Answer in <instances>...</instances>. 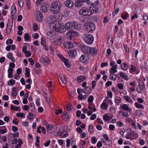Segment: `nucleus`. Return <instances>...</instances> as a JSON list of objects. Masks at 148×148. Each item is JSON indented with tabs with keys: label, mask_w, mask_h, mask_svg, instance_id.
Returning <instances> with one entry per match:
<instances>
[{
	"label": "nucleus",
	"mask_w": 148,
	"mask_h": 148,
	"mask_svg": "<svg viewBox=\"0 0 148 148\" xmlns=\"http://www.w3.org/2000/svg\"><path fill=\"white\" fill-rule=\"evenodd\" d=\"M121 99L119 97H116L115 98V103L118 105H119L120 103L121 102Z\"/></svg>",
	"instance_id": "obj_34"
},
{
	"label": "nucleus",
	"mask_w": 148,
	"mask_h": 148,
	"mask_svg": "<svg viewBox=\"0 0 148 148\" xmlns=\"http://www.w3.org/2000/svg\"><path fill=\"white\" fill-rule=\"evenodd\" d=\"M123 98L127 102L132 103L133 101L131 97L128 95H125L123 96Z\"/></svg>",
	"instance_id": "obj_23"
},
{
	"label": "nucleus",
	"mask_w": 148,
	"mask_h": 148,
	"mask_svg": "<svg viewBox=\"0 0 148 148\" xmlns=\"http://www.w3.org/2000/svg\"><path fill=\"white\" fill-rule=\"evenodd\" d=\"M71 140L69 139H67L66 140V146L67 147H69L70 146Z\"/></svg>",
	"instance_id": "obj_56"
},
{
	"label": "nucleus",
	"mask_w": 148,
	"mask_h": 148,
	"mask_svg": "<svg viewBox=\"0 0 148 148\" xmlns=\"http://www.w3.org/2000/svg\"><path fill=\"white\" fill-rule=\"evenodd\" d=\"M63 117L65 121H66L69 119L70 117L69 116L68 113L67 112H63Z\"/></svg>",
	"instance_id": "obj_25"
},
{
	"label": "nucleus",
	"mask_w": 148,
	"mask_h": 148,
	"mask_svg": "<svg viewBox=\"0 0 148 148\" xmlns=\"http://www.w3.org/2000/svg\"><path fill=\"white\" fill-rule=\"evenodd\" d=\"M44 0H37L36 4L37 6H39Z\"/></svg>",
	"instance_id": "obj_62"
},
{
	"label": "nucleus",
	"mask_w": 148,
	"mask_h": 148,
	"mask_svg": "<svg viewBox=\"0 0 148 148\" xmlns=\"http://www.w3.org/2000/svg\"><path fill=\"white\" fill-rule=\"evenodd\" d=\"M34 117V115L32 113H30L28 115L27 118L29 119H31Z\"/></svg>",
	"instance_id": "obj_51"
},
{
	"label": "nucleus",
	"mask_w": 148,
	"mask_h": 148,
	"mask_svg": "<svg viewBox=\"0 0 148 148\" xmlns=\"http://www.w3.org/2000/svg\"><path fill=\"white\" fill-rule=\"evenodd\" d=\"M108 65V64L107 62H104L101 64V67L102 68L103 67L105 66H107Z\"/></svg>",
	"instance_id": "obj_61"
},
{
	"label": "nucleus",
	"mask_w": 148,
	"mask_h": 148,
	"mask_svg": "<svg viewBox=\"0 0 148 148\" xmlns=\"http://www.w3.org/2000/svg\"><path fill=\"white\" fill-rule=\"evenodd\" d=\"M121 68L122 69L125 70H126L128 68V66H127V64L125 63H123L121 65Z\"/></svg>",
	"instance_id": "obj_37"
},
{
	"label": "nucleus",
	"mask_w": 148,
	"mask_h": 148,
	"mask_svg": "<svg viewBox=\"0 0 148 148\" xmlns=\"http://www.w3.org/2000/svg\"><path fill=\"white\" fill-rule=\"evenodd\" d=\"M65 5L69 8L72 7L73 6L74 3L73 2L70 0H67L64 2Z\"/></svg>",
	"instance_id": "obj_17"
},
{
	"label": "nucleus",
	"mask_w": 148,
	"mask_h": 148,
	"mask_svg": "<svg viewBox=\"0 0 148 148\" xmlns=\"http://www.w3.org/2000/svg\"><path fill=\"white\" fill-rule=\"evenodd\" d=\"M113 42V41L112 37H111V38H110V37L109 36L108 38L107 43L108 44H110L111 42L112 43Z\"/></svg>",
	"instance_id": "obj_48"
},
{
	"label": "nucleus",
	"mask_w": 148,
	"mask_h": 148,
	"mask_svg": "<svg viewBox=\"0 0 148 148\" xmlns=\"http://www.w3.org/2000/svg\"><path fill=\"white\" fill-rule=\"evenodd\" d=\"M108 95L110 98H112V92L111 91H107Z\"/></svg>",
	"instance_id": "obj_63"
},
{
	"label": "nucleus",
	"mask_w": 148,
	"mask_h": 148,
	"mask_svg": "<svg viewBox=\"0 0 148 148\" xmlns=\"http://www.w3.org/2000/svg\"><path fill=\"white\" fill-rule=\"evenodd\" d=\"M128 16V14L127 13H126L125 15L122 14L121 15V18L124 20L126 19Z\"/></svg>",
	"instance_id": "obj_44"
},
{
	"label": "nucleus",
	"mask_w": 148,
	"mask_h": 148,
	"mask_svg": "<svg viewBox=\"0 0 148 148\" xmlns=\"http://www.w3.org/2000/svg\"><path fill=\"white\" fill-rule=\"evenodd\" d=\"M63 40V37L60 36L58 37L55 40L54 42L56 43V42H58L57 43V44L58 45H60L62 43Z\"/></svg>",
	"instance_id": "obj_21"
},
{
	"label": "nucleus",
	"mask_w": 148,
	"mask_h": 148,
	"mask_svg": "<svg viewBox=\"0 0 148 148\" xmlns=\"http://www.w3.org/2000/svg\"><path fill=\"white\" fill-rule=\"evenodd\" d=\"M33 29L34 31H36L38 29V26L36 23L34 24Z\"/></svg>",
	"instance_id": "obj_50"
},
{
	"label": "nucleus",
	"mask_w": 148,
	"mask_h": 148,
	"mask_svg": "<svg viewBox=\"0 0 148 148\" xmlns=\"http://www.w3.org/2000/svg\"><path fill=\"white\" fill-rule=\"evenodd\" d=\"M135 106L137 108L143 109L144 107L143 105L138 103V102H135L134 103Z\"/></svg>",
	"instance_id": "obj_31"
},
{
	"label": "nucleus",
	"mask_w": 148,
	"mask_h": 148,
	"mask_svg": "<svg viewBox=\"0 0 148 148\" xmlns=\"http://www.w3.org/2000/svg\"><path fill=\"white\" fill-rule=\"evenodd\" d=\"M18 4L21 8L22 7L23 4V0H19L18 2Z\"/></svg>",
	"instance_id": "obj_46"
},
{
	"label": "nucleus",
	"mask_w": 148,
	"mask_h": 148,
	"mask_svg": "<svg viewBox=\"0 0 148 148\" xmlns=\"http://www.w3.org/2000/svg\"><path fill=\"white\" fill-rule=\"evenodd\" d=\"M39 137L37 136L36 137V142L35 143V145L36 146H38L39 145Z\"/></svg>",
	"instance_id": "obj_47"
},
{
	"label": "nucleus",
	"mask_w": 148,
	"mask_h": 148,
	"mask_svg": "<svg viewBox=\"0 0 148 148\" xmlns=\"http://www.w3.org/2000/svg\"><path fill=\"white\" fill-rule=\"evenodd\" d=\"M28 61L32 65H33L34 64V61L33 59L31 58H28Z\"/></svg>",
	"instance_id": "obj_54"
},
{
	"label": "nucleus",
	"mask_w": 148,
	"mask_h": 148,
	"mask_svg": "<svg viewBox=\"0 0 148 148\" xmlns=\"http://www.w3.org/2000/svg\"><path fill=\"white\" fill-rule=\"evenodd\" d=\"M93 99L94 98L92 96L90 95L89 97L88 98V101L90 105H91L92 104V103H91L92 102Z\"/></svg>",
	"instance_id": "obj_38"
},
{
	"label": "nucleus",
	"mask_w": 148,
	"mask_h": 148,
	"mask_svg": "<svg viewBox=\"0 0 148 148\" xmlns=\"http://www.w3.org/2000/svg\"><path fill=\"white\" fill-rule=\"evenodd\" d=\"M24 38L25 40H28L29 39V37L27 33L25 34L24 36Z\"/></svg>",
	"instance_id": "obj_53"
},
{
	"label": "nucleus",
	"mask_w": 148,
	"mask_h": 148,
	"mask_svg": "<svg viewBox=\"0 0 148 148\" xmlns=\"http://www.w3.org/2000/svg\"><path fill=\"white\" fill-rule=\"evenodd\" d=\"M63 46L66 49L71 48L73 47V44L71 42H67L64 44Z\"/></svg>",
	"instance_id": "obj_12"
},
{
	"label": "nucleus",
	"mask_w": 148,
	"mask_h": 148,
	"mask_svg": "<svg viewBox=\"0 0 148 148\" xmlns=\"http://www.w3.org/2000/svg\"><path fill=\"white\" fill-rule=\"evenodd\" d=\"M88 131L90 132H94L93 127L92 125H90L89 126Z\"/></svg>",
	"instance_id": "obj_49"
},
{
	"label": "nucleus",
	"mask_w": 148,
	"mask_h": 148,
	"mask_svg": "<svg viewBox=\"0 0 148 148\" xmlns=\"http://www.w3.org/2000/svg\"><path fill=\"white\" fill-rule=\"evenodd\" d=\"M60 79L63 83L65 84L66 83V81L65 77L64 76L60 77Z\"/></svg>",
	"instance_id": "obj_41"
},
{
	"label": "nucleus",
	"mask_w": 148,
	"mask_h": 148,
	"mask_svg": "<svg viewBox=\"0 0 148 148\" xmlns=\"http://www.w3.org/2000/svg\"><path fill=\"white\" fill-rule=\"evenodd\" d=\"M40 10L42 12L45 13L47 11V8L46 6H43L42 5L41 6Z\"/></svg>",
	"instance_id": "obj_33"
},
{
	"label": "nucleus",
	"mask_w": 148,
	"mask_h": 148,
	"mask_svg": "<svg viewBox=\"0 0 148 148\" xmlns=\"http://www.w3.org/2000/svg\"><path fill=\"white\" fill-rule=\"evenodd\" d=\"M16 116L18 117H21L22 118H25V114L24 113L19 112L16 114Z\"/></svg>",
	"instance_id": "obj_36"
},
{
	"label": "nucleus",
	"mask_w": 148,
	"mask_h": 148,
	"mask_svg": "<svg viewBox=\"0 0 148 148\" xmlns=\"http://www.w3.org/2000/svg\"><path fill=\"white\" fill-rule=\"evenodd\" d=\"M108 105L105 103L103 102L101 106V107L103 110L107 109L108 107Z\"/></svg>",
	"instance_id": "obj_35"
},
{
	"label": "nucleus",
	"mask_w": 148,
	"mask_h": 148,
	"mask_svg": "<svg viewBox=\"0 0 148 148\" xmlns=\"http://www.w3.org/2000/svg\"><path fill=\"white\" fill-rule=\"evenodd\" d=\"M68 53L69 57L72 58L75 57L76 56V52L75 50L72 49L69 51Z\"/></svg>",
	"instance_id": "obj_22"
},
{
	"label": "nucleus",
	"mask_w": 148,
	"mask_h": 148,
	"mask_svg": "<svg viewBox=\"0 0 148 148\" xmlns=\"http://www.w3.org/2000/svg\"><path fill=\"white\" fill-rule=\"evenodd\" d=\"M103 118L104 120H105L106 121H108L110 119V117L109 116L107 115H103Z\"/></svg>",
	"instance_id": "obj_42"
},
{
	"label": "nucleus",
	"mask_w": 148,
	"mask_h": 148,
	"mask_svg": "<svg viewBox=\"0 0 148 148\" xmlns=\"http://www.w3.org/2000/svg\"><path fill=\"white\" fill-rule=\"evenodd\" d=\"M25 75L26 77H29L30 76V70L29 69L26 67L25 68Z\"/></svg>",
	"instance_id": "obj_32"
},
{
	"label": "nucleus",
	"mask_w": 148,
	"mask_h": 148,
	"mask_svg": "<svg viewBox=\"0 0 148 148\" xmlns=\"http://www.w3.org/2000/svg\"><path fill=\"white\" fill-rule=\"evenodd\" d=\"M88 56H86L85 54L82 55L81 57L79 60L82 63L88 61Z\"/></svg>",
	"instance_id": "obj_13"
},
{
	"label": "nucleus",
	"mask_w": 148,
	"mask_h": 148,
	"mask_svg": "<svg viewBox=\"0 0 148 148\" xmlns=\"http://www.w3.org/2000/svg\"><path fill=\"white\" fill-rule=\"evenodd\" d=\"M27 50V47L25 45L23 46L22 47V51L23 52L25 53L27 51H26Z\"/></svg>",
	"instance_id": "obj_60"
},
{
	"label": "nucleus",
	"mask_w": 148,
	"mask_h": 148,
	"mask_svg": "<svg viewBox=\"0 0 148 148\" xmlns=\"http://www.w3.org/2000/svg\"><path fill=\"white\" fill-rule=\"evenodd\" d=\"M81 0H77L75 1V5L76 7H80L82 5V3Z\"/></svg>",
	"instance_id": "obj_30"
},
{
	"label": "nucleus",
	"mask_w": 148,
	"mask_h": 148,
	"mask_svg": "<svg viewBox=\"0 0 148 148\" xmlns=\"http://www.w3.org/2000/svg\"><path fill=\"white\" fill-rule=\"evenodd\" d=\"M84 25L86 31L88 32L93 31L95 29V25L92 23H86Z\"/></svg>",
	"instance_id": "obj_5"
},
{
	"label": "nucleus",
	"mask_w": 148,
	"mask_h": 148,
	"mask_svg": "<svg viewBox=\"0 0 148 148\" xmlns=\"http://www.w3.org/2000/svg\"><path fill=\"white\" fill-rule=\"evenodd\" d=\"M89 47L85 45H83L82 47V51L85 53L88 54L89 51Z\"/></svg>",
	"instance_id": "obj_18"
},
{
	"label": "nucleus",
	"mask_w": 148,
	"mask_h": 148,
	"mask_svg": "<svg viewBox=\"0 0 148 148\" xmlns=\"http://www.w3.org/2000/svg\"><path fill=\"white\" fill-rule=\"evenodd\" d=\"M11 28H10V26H9L7 25L6 27V32L8 34H9L11 31Z\"/></svg>",
	"instance_id": "obj_45"
},
{
	"label": "nucleus",
	"mask_w": 148,
	"mask_h": 148,
	"mask_svg": "<svg viewBox=\"0 0 148 148\" xmlns=\"http://www.w3.org/2000/svg\"><path fill=\"white\" fill-rule=\"evenodd\" d=\"M122 108L126 111H127L129 110V107L126 104H124L122 106Z\"/></svg>",
	"instance_id": "obj_40"
},
{
	"label": "nucleus",
	"mask_w": 148,
	"mask_h": 148,
	"mask_svg": "<svg viewBox=\"0 0 148 148\" xmlns=\"http://www.w3.org/2000/svg\"><path fill=\"white\" fill-rule=\"evenodd\" d=\"M89 9L87 8L84 7L82 8L79 11V13L80 15L86 16L88 14L89 12Z\"/></svg>",
	"instance_id": "obj_8"
},
{
	"label": "nucleus",
	"mask_w": 148,
	"mask_h": 148,
	"mask_svg": "<svg viewBox=\"0 0 148 148\" xmlns=\"http://www.w3.org/2000/svg\"><path fill=\"white\" fill-rule=\"evenodd\" d=\"M122 115L125 117H128L129 116V114L128 112H123V114H122Z\"/></svg>",
	"instance_id": "obj_64"
},
{
	"label": "nucleus",
	"mask_w": 148,
	"mask_h": 148,
	"mask_svg": "<svg viewBox=\"0 0 148 148\" xmlns=\"http://www.w3.org/2000/svg\"><path fill=\"white\" fill-rule=\"evenodd\" d=\"M75 32H70L66 33V36L69 39L71 40L73 39V38L77 34Z\"/></svg>",
	"instance_id": "obj_9"
},
{
	"label": "nucleus",
	"mask_w": 148,
	"mask_h": 148,
	"mask_svg": "<svg viewBox=\"0 0 148 148\" xmlns=\"http://www.w3.org/2000/svg\"><path fill=\"white\" fill-rule=\"evenodd\" d=\"M145 85L142 81L139 82V85L136 88V90L138 92L141 93L143 90Z\"/></svg>",
	"instance_id": "obj_7"
},
{
	"label": "nucleus",
	"mask_w": 148,
	"mask_h": 148,
	"mask_svg": "<svg viewBox=\"0 0 148 148\" xmlns=\"http://www.w3.org/2000/svg\"><path fill=\"white\" fill-rule=\"evenodd\" d=\"M92 92V89L90 87H86L84 89V93L89 94Z\"/></svg>",
	"instance_id": "obj_27"
},
{
	"label": "nucleus",
	"mask_w": 148,
	"mask_h": 148,
	"mask_svg": "<svg viewBox=\"0 0 148 148\" xmlns=\"http://www.w3.org/2000/svg\"><path fill=\"white\" fill-rule=\"evenodd\" d=\"M52 33L50 32H48L47 33V36L48 38L51 40L52 39Z\"/></svg>",
	"instance_id": "obj_43"
},
{
	"label": "nucleus",
	"mask_w": 148,
	"mask_h": 148,
	"mask_svg": "<svg viewBox=\"0 0 148 148\" xmlns=\"http://www.w3.org/2000/svg\"><path fill=\"white\" fill-rule=\"evenodd\" d=\"M117 64L113 66L112 68L110 69V75H114V73L117 72Z\"/></svg>",
	"instance_id": "obj_11"
},
{
	"label": "nucleus",
	"mask_w": 148,
	"mask_h": 148,
	"mask_svg": "<svg viewBox=\"0 0 148 148\" xmlns=\"http://www.w3.org/2000/svg\"><path fill=\"white\" fill-rule=\"evenodd\" d=\"M17 88L16 87H14L13 88L12 91V96L15 97L17 94Z\"/></svg>",
	"instance_id": "obj_26"
},
{
	"label": "nucleus",
	"mask_w": 148,
	"mask_h": 148,
	"mask_svg": "<svg viewBox=\"0 0 148 148\" xmlns=\"http://www.w3.org/2000/svg\"><path fill=\"white\" fill-rule=\"evenodd\" d=\"M89 53L95 54L97 53V51L96 49L89 47Z\"/></svg>",
	"instance_id": "obj_24"
},
{
	"label": "nucleus",
	"mask_w": 148,
	"mask_h": 148,
	"mask_svg": "<svg viewBox=\"0 0 148 148\" xmlns=\"http://www.w3.org/2000/svg\"><path fill=\"white\" fill-rule=\"evenodd\" d=\"M73 23L68 22L65 25V28L68 31H71L73 29Z\"/></svg>",
	"instance_id": "obj_15"
},
{
	"label": "nucleus",
	"mask_w": 148,
	"mask_h": 148,
	"mask_svg": "<svg viewBox=\"0 0 148 148\" xmlns=\"http://www.w3.org/2000/svg\"><path fill=\"white\" fill-rule=\"evenodd\" d=\"M53 28L56 31L59 33H63L66 30V28L64 25L60 24L57 22Z\"/></svg>",
	"instance_id": "obj_3"
},
{
	"label": "nucleus",
	"mask_w": 148,
	"mask_h": 148,
	"mask_svg": "<svg viewBox=\"0 0 148 148\" xmlns=\"http://www.w3.org/2000/svg\"><path fill=\"white\" fill-rule=\"evenodd\" d=\"M47 130L49 133H52L57 130V127L55 125L50 124L46 126Z\"/></svg>",
	"instance_id": "obj_6"
},
{
	"label": "nucleus",
	"mask_w": 148,
	"mask_h": 148,
	"mask_svg": "<svg viewBox=\"0 0 148 148\" xmlns=\"http://www.w3.org/2000/svg\"><path fill=\"white\" fill-rule=\"evenodd\" d=\"M15 81L13 79H11L8 82V85H14L15 84Z\"/></svg>",
	"instance_id": "obj_39"
},
{
	"label": "nucleus",
	"mask_w": 148,
	"mask_h": 148,
	"mask_svg": "<svg viewBox=\"0 0 148 148\" xmlns=\"http://www.w3.org/2000/svg\"><path fill=\"white\" fill-rule=\"evenodd\" d=\"M64 62L65 66L68 67L70 66V63L68 59L63 57L60 58Z\"/></svg>",
	"instance_id": "obj_19"
},
{
	"label": "nucleus",
	"mask_w": 148,
	"mask_h": 148,
	"mask_svg": "<svg viewBox=\"0 0 148 148\" xmlns=\"http://www.w3.org/2000/svg\"><path fill=\"white\" fill-rule=\"evenodd\" d=\"M26 56L27 57H29L31 56V53L30 51H27L25 53H24Z\"/></svg>",
	"instance_id": "obj_59"
},
{
	"label": "nucleus",
	"mask_w": 148,
	"mask_h": 148,
	"mask_svg": "<svg viewBox=\"0 0 148 148\" xmlns=\"http://www.w3.org/2000/svg\"><path fill=\"white\" fill-rule=\"evenodd\" d=\"M120 76L121 78H123L126 80H127L129 79L128 76L125 75V74L122 72L120 73Z\"/></svg>",
	"instance_id": "obj_28"
},
{
	"label": "nucleus",
	"mask_w": 148,
	"mask_h": 148,
	"mask_svg": "<svg viewBox=\"0 0 148 148\" xmlns=\"http://www.w3.org/2000/svg\"><path fill=\"white\" fill-rule=\"evenodd\" d=\"M61 7V3L59 1H56L54 2L51 5L50 10L53 13L57 14L60 12Z\"/></svg>",
	"instance_id": "obj_1"
},
{
	"label": "nucleus",
	"mask_w": 148,
	"mask_h": 148,
	"mask_svg": "<svg viewBox=\"0 0 148 148\" xmlns=\"http://www.w3.org/2000/svg\"><path fill=\"white\" fill-rule=\"evenodd\" d=\"M83 38L85 42L88 44L92 43L94 40L93 37L90 34H85Z\"/></svg>",
	"instance_id": "obj_4"
},
{
	"label": "nucleus",
	"mask_w": 148,
	"mask_h": 148,
	"mask_svg": "<svg viewBox=\"0 0 148 148\" xmlns=\"http://www.w3.org/2000/svg\"><path fill=\"white\" fill-rule=\"evenodd\" d=\"M117 86L120 89L122 90L123 88V86L122 84H119L117 85Z\"/></svg>",
	"instance_id": "obj_58"
},
{
	"label": "nucleus",
	"mask_w": 148,
	"mask_h": 148,
	"mask_svg": "<svg viewBox=\"0 0 148 148\" xmlns=\"http://www.w3.org/2000/svg\"><path fill=\"white\" fill-rule=\"evenodd\" d=\"M73 29L79 30H80L82 28V25L80 23H73Z\"/></svg>",
	"instance_id": "obj_14"
},
{
	"label": "nucleus",
	"mask_w": 148,
	"mask_h": 148,
	"mask_svg": "<svg viewBox=\"0 0 148 148\" xmlns=\"http://www.w3.org/2000/svg\"><path fill=\"white\" fill-rule=\"evenodd\" d=\"M42 59L43 63L45 65H48L50 63V61L48 57H45V58L42 57Z\"/></svg>",
	"instance_id": "obj_20"
},
{
	"label": "nucleus",
	"mask_w": 148,
	"mask_h": 148,
	"mask_svg": "<svg viewBox=\"0 0 148 148\" xmlns=\"http://www.w3.org/2000/svg\"><path fill=\"white\" fill-rule=\"evenodd\" d=\"M127 131V134L126 136V138L131 140L136 139L138 136V134L136 132L132 130L130 128H128Z\"/></svg>",
	"instance_id": "obj_2"
},
{
	"label": "nucleus",
	"mask_w": 148,
	"mask_h": 148,
	"mask_svg": "<svg viewBox=\"0 0 148 148\" xmlns=\"http://www.w3.org/2000/svg\"><path fill=\"white\" fill-rule=\"evenodd\" d=\"M13 41L11 39H8L6 41V43L7 45L11 44L12 43Z\"/></svg>",
	"instance_id": "obj_55"
},
{
	"label": "nucleus",
	"mask_w": 148,
	"mask_h": 148,
	"mask_svg": "<svg viewBox=\"0 0 148 148\" xmlns=\"http://www.w3.org/2000/svg\"><path fill=\"white\" fill-rule=\"evenodd\" d=\"M87 3L90 5L96 6L98 5V0H88Z\"/></svg>",
	"instance_id": "obj_16"
},
{
	"label": "nucleus",
	"mask_w": 148,
	"mask_h": 148,
	"mask_svg": "<svg viewBox=\"0 0 148 148\" xmlns=\"http://www.w3.org/2000/svg\"><path fill=\"white\" fill-rule=\"evenodd\" d=\"M36 16L38 22H40L43 20V16L42 13L40 11L36 12Z\"/></svg>",
	"instance_id": "obj_10"
},
{
	"label": "nucleus",
	"mask_w": 148,
	"mask_h": 148,
	"mask_svg": "<svg viewBox=\"0 0 148 148\" xmlns=\"http://www.w3.org/2000/svg\"><path fill=\"white\" fill-rule=\"evenodd\" d=\"M32 36L34 39H37L39 37V34L37 33H34L32 35Z\"/></svg>",
	"instance_id": "obj_52"
},
{
	"label": "nucleus",
	"mask_w": 148,
	"mask_h": 148,
	"mask_svg": "<svg viewBox=\"0 0 148 148\" xmlns=\"http://www.w3.org/2000/svg\"><path fill=\"white\" fill-rule=\"evenodd\" d=\"M77 82L78 83H80L82 81H84L86 79L85 77L83 76H81L79 77H78Z\"/></svg>",
	"instance_id": "obj_29"
},
{
	"label": "nucleus",
	"mask_w": 148,
	"mask_h": 148,
	"mask_svg": "<svg viewBox=\"0 0 148 148\" xmlns=\"http://www.w3.org/2000/svg\"><path fill=\"white\" fill-rule=\"evenodd\" d=\"M92 139V144L95 143L97 141V140L96 138L95 137H92L91 138Z\"/></svg>",
	"instance_id": "obj_57"
}]
</instances>
